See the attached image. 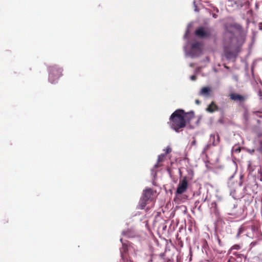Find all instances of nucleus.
I'll return each mask as SVG.
<instances>
[{"label": "nucleus", "instance_id": "nucleus-3", "mask_svg": "<svg viewBox=\"0 0 262 262\" xmlns=\"http://www.w3.org/2000/svg\"><path fill=\"white\" fill-rule=\"evenodd\" d=\"M188 187V183L187 179L186 177H184L182 180H180L177 190L176 191V194L178 195L185 192Z\"/></svg>", "mask_w": 262, "mask_h": 262}, {"label": "nucleus", "instance_id": "nucleus-13", "mask_svg": "<svg viewBox=\"0 0 262 262\" xmlns=\"http://www.w3.org/2000/svg\"><path fill=\"white\" fill-rule=\"evenodd\" d=\"M148 201L145 200L142 197L141 198L140 202H139V206L140 209H143L144 207L147 204Z\"/></svg>", "mask_w": 262, "mask_h": 262}, {"label": "nucleus", "instance_id": "nucleus-11", "mask_svg": "<svg viewBox=\"0 0 262 262\" xmlns=\"http://www.w3.org/2000/svg\"><path fill=\"white\" fill-rule=\"evenodd\" d=\"M166 156V154H162L158 156V162H157V163L155 165V167L157 168V167H158L161 166L160 165V163L164 161Z\"/></svg>", "mask_w": 262, "mask_h": 262}, {"label": "nucleus", "instance_id": "nucleus-1", "mask_svg": "<svg viewBox=\"0 0 262 262\" xmlns=\"http://www.w3.org/2000/svg\"><path fill=\"white\" fill-rule=\"evenodd\" d=\"M188 114L194 117V113L191 112L186 113L183 110L178 109L176 110L170 116L169 118V125L171 128L176 132H179L180 129L186 126V122L185 116Z\"/></svg>", "mask_w": 262, "mask_h": 262}, {"label": "nucleus", "instance_id": "nucleus-8", "mask_svg": "<svg viewBox=\"0 0 262 262\" xmlns=\"http://www.w3.org/2000/svg\"><path fill=\"white\" fill-rule=\"evenodd\" d=\"M212 90L209 86H204L201 88V90L199 93L200 96H204L206 97H209L211 96V93Z\"/></svg>", "mask_w": 262, "mask_h": 262}, {"label": "nucleus", "instance_id": "nucleus-20", "mask_svg": "<svg viewBox=\"0 0 262 262\" xmlns=\"http://www.w3.org/2000/svg\"><path fill=\"white\" fill-rule=\"evenodd\" d=\"M212 16H213L214 18H217V15H216V14H214H214H212Z\"/></svg>", "mask_w": 262, "mask_h": 262}, {"label": "nucleus", "instance_id": "nucleus-12", "mask_svg": "<svg viewBox=\"0 0 262 262\" xmlns=\"http://www.w3.org/2000/svg\"><path fill=\"white\" fill-rule=\"evenodd\" d=\"M211 138L213 139L212 144L214 146L217 145L220 143V138L219 135H217L216 136L217 139L216 140H215V136L214 135H211Z\"/></svg>", "mask_w": 262, "mask_h": 262}, {"label": "nucleus", "instance_id": "nucleus-17", "mask_svg": "<svg viewBox=\"0 0 262 262\" xmlns=\"http://www.w3.org/2000/svg\"><path fill=\"white\" fill-rule=\"evenodd\" d=\"M190 79L191 80H195L196 79V76L195 75H192L191 77H190Z\"/></svg>", "mask_w": 262, "mask_h": 262}, {"label": "nucleus", "instance_id": "nucleus-5", "mask_svg": "<svg viewBox=\"0 0 262 262\" xmlns=\"http://www.w3.org/2000/svg\"><path fill=\"white\" fill-rule=\"evenodd\" d=\"M224 53L225 57L228 59H230L236 57L237 54V51L234 50L231 45H224Z\"/></svg>", "mask_w": 262, "mask_h": 262}, {"label": "nucleus", "instance_id": "nucleus-21", "mask_svg": "<svg viewBox=\"0 0 262 262\" xmlns=\"http://www.w3.org/2000/svg\"><path fill=\"white\" fill-rule=\"evenodd\" d=\"M196 144V141L195 140H194L192 143H191V144L192 145H195Z\"/></svg>", "mask_w": 262, "mask_h": 262}, {"label": "nucleus", "instance_id": "nucleus-22", "mask_svg": "<svg viewBox=\"0 0 262 262\" xmlns=\"http://www.w3.org/2000/svg\"><path fill=\"white\" fill-rule=\"evenodd\" d=\"M218 241H219V243H220V242H221V241H220V239L219 238L218 239Z\"/></svg>", "mask_w": 262, "mask_h": 262}, {"label": "nucleus", "instance_id": "nucleus-10", "mask_svg": "<svg viewBox=\"0 0 262 262\" xmlns=\"http://www.w3.org/2000/svg\"><path fill=\"white\" fill-rule=\"evenodd\" d=\"M206 110L209 113H212L215 111H219L220 108L214 101H212L207 106Z\"/></svg>", "mask_w": 262, "mask_h": 262}, {"label": "nucleus", "instance_id": "nucleus-19", "mask_svg": "<svg viewBox=\"0 0 262 262\" xmlns=\"http://www.w3.org/2000/svg\"><path fill=\"white\" fill-rule=\"evenodd\" d=\"M256 229V227L254 226H251V229L253 230V231H254Z\"/></svg>", "mask_w": 262, "mask_h": 262}, {"label": "nucleus", "instance_id": "nucleus-9", "mask_svg": "<svg viewBox=\"0 0 262 262\" xmlns=\"http://www.w3.org/2000/svg\"><path fill=\"white\" fill-rule=\"evenodd\" d=\"M154 191L151 188L146 189L143 193L142 198L147 201L152 200Z\"/></svg>", "mask_w": 262, "mask_h": 262}, {"label": "nucleus", "instance_id": "nucleus-14", "mask_svg": "<svg viewBox=\"0 0 262 262\" xmlns=\"http://www.w3.org/2000/svg\"><path fill=\"white\" fill-rule=\"evenodd\" d=\"M241 151V147L238 146H234L233 147L232 152L235 153H239Z\"/></svg>", "mask_w": 262, "mask_h": 262}, {"label": "nucleus", "instance_id": "nucleus-18", "mask_svg": "<svg viewBox=\"0 0 262 262\" xmlns=\"http://www.w3.org/2000/svg\"><path fill=\"white\" fill-rule=\"evenodd\" d=\"M195 102L197 105H199L201 103V101L198 99H196Z\"/></svg>", "mask_w": 262, "mask_h": 262}, {"label": "nucleus", "instance_id": "nucleus-4", "mask_svg": "<svg viewBox=\"0 0 262 262\" xmlns=\"http://www.w3.org/2000/svg\"><path fill=\"white\" fill-rule=\"evenodd\" d=\"M212 30L210 28L200 27L195 31L196 36L201 38H208L211 36Z\"/></svg>", "mask_w": 262, "mask_h": 262}, {"label": "nucleus", "instance_id": "nucleus-7", "mask_svg": "<svg viewBox=\"0 0 262 262\" xmlns=\"http://www.w3.org/2000/svg\"><path fill=\"white\" fill-rule=\"evenodd\" d=\"M201 43L195 42L191 45V52L193 54L197 55L201 53Z\"/></svg>", "mask_w": 262, "mask_h": 262}, {"label": "nucleus", "instance_id": "nucleus-15", "mask_svg": "<svg viewBox=\"0 0 262 262\" xmlns=\"http://www.w3.org/2000/svg\"><path fill=\"white\" fill-rule=\"evenodd\" d=\"M164 150L165 151L164 154H166V155H167L168 154L171 152L172 149H171V148L169 146H168L166 147V148L165 149H164Z\"/></svg>", "mask_w": 262, "mask_h": 262}, {"label": "nucleus", "instance_id": "nucleus-2", "mask_svg": "<svg viewBox=\"0 0 262 262\" xmlns=\"http://www.w3.org/2000/svg\"><path fill=\"white\" fill-rule=\"evenodd\" d=\"M62 69L57 66H52L49 67V80L52 83H55L62 75Z\"/></svg>", "mask_w": 262, "mask_h": 262}, {"label": "nucleus", "instance_id": "nucleus-16", "mask_svg": "<svg viewBox=\"0 0 262 262\" xmlns=\"http://www.w3.org/2000/svg\"><path fill=\"white\" fill-rule=\"evenodd\" d=\"M232 248L233 249L239 250V249H241V246L238 245H234V246H232Z\"/></svg>", "mask_w": 262, "mask_h": 262}, {"label": "nucleus", "instance_id": "nucleus-6", "mask_svg": "<svg viewBox=\"0 0 262 262\" xmlns=\"http://www.w3.org/2000/svg\"><path fill=\"white\" fill-rule=\"evenodd\" d=\"M230 99L239 103H244L247 99V96L246 95H241L239 94L235 93H231L229 95Z\"/></svg>", "mask_w": 262, "mask_h": 262}]
</instances>
